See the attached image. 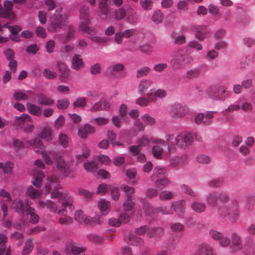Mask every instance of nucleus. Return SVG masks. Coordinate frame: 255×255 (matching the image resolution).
Listing matches in <instances>:
<instances>
[{
  "label": "nucleus",
  "instance_id": "nucleus-1",
  "mask_svg": "<svg viewBox=\"0 0 255 255\" xmlns=\"http://www.w3.org/2000/svg\"><path fill=\"white\" fill-rule=\"evenodd\" d=\"M218 201L222 203L218 207V214L222 217H227L232 223L236 222L239 215L238 201L236 199L229 201V195L222 192L214 191L206 197V202L210 206L215 207Z\"/></svg>",
  "mask_w": 255,
  "mask_h": 255
},
{
  "label": "nucleus",
  "instance_id": "nucleus-2",
  "mask_svg": "<svg viewBox=\"0 0 255 255\" xmlns=\"http://www.w3.org/2000/svg\"><path fill=\"white\" fill-rule=\"evenodd\" d=\"M60 188V185L58 178L56 176H50L48 177V182L41 191L45 195H47L52 190L51 194V198H58L59 202L64 207L69 208L71 210H73L74 208L73 206V197L69 195H63L58 191V190Z\"/></svg>",
  "mask_w": 255,
  "mask_h": 255
},
{
  "label": "nucleus",
  "instance_id": "nucleus-3",
  "mask_svg": "<svg viewBox=\"0 0 255 255\" xmlns=\"http://www.w3.org/2000/svg\"><path fill=\"white\" fill-rule=\"evenodd\" d=\"M62 8L61 7L57 9L52 16L47 27L50 32L55 33L59 31L68 23V16L66 14H62Z\"/></svg>",
  "mask_w": 255,
  "mask_h": 255
},
{
  "label": "nucleus",
  "instance_id": "nucleus-4",
  "mask_svg": "<svg viewBox=\"0 0 255 255\" xmlns=\"http://www.w3.org/2000/svg\"><path fill=\"white\" fill-rule=\"evenodd\" d=\"M194 61L193 57L187 54H180L176 56L171 60V65L173 70H178L185 65L191 64Z\"/></svg>",
  "mask_w": 255,
  "mask_h": 255
},
{
  "label": "nucleus",
  "instance_id": "nucleus-5",
  "mask_svg": "<svg viewBox=\"0 0 255 255\" xmlns=\"http://www.w3.org/2000/svg\"><path fill=\"white\" fill-rule=\"evenodd\" d=\"M208 94L209 97L212 99L224 101L229 97V92L227 91L226 86L221 85L210 88Z\"/></svg>",
  "mask_w": 255,
  "mask_h": 255
},
{
  "label": "nucleus",
  "instance_id": "nucleus-6",
  "mask_svg": "<svg viewBox=\"0 0 255 255\" xmlns=\"http://www.w3.org/2000/svg\"><path fill=\"white\" fill-rule=\"evenodd\" d=\"M55 162L57 168L64 177L74 178L75 177L74 175L71 173L68 165L65 162L61 155L58 154L57 157H56Z\"/></svg>",
  "mask_w": 255,
  "mask_h": 255
},
{
  "label": "nucleus",
  "instance_id": "nucleus-7",
  "mask_svg": "<svg viewBox=\"0 0 255 255\" xmlns=\"http://www.w3.org/2000/svg\"><path fill=\"white\" fill-rule=\"evenodd\" d=\"M109 0H100L99 8L101 13V18L108 22L113 21L114 18L110 12V7L108 4Z\"/></svg>",
  "mask_w": 255,
  "mask_h": 255
},
{
  "label": "nucleus",
  "instance_id": "nucleus-8",
  "mask_svg": "<svg viewBox=\"0 0 255 255\" xmlns=\"http://www.w3.org/2000/svg\"><path fill=\"white\" fill-rule=\"evenodd\" d=\"M143 209L145 211L146 215L150 216H154L156 213H160L163 215H168L173 214V210L166 207H159L156 209H153L149 204L146 203L143 206Z\"/></svg>",
  "mask_w": 255,
  "mask_h": 255
},
{
  "label": "nucleus",
  "instance_id": "nucleus-9",
  "mask_svg": "<svg viewBox=\"0 0 255 255\" xmlns=\"http://www.w3.org/2000/svg\"><path fill=\"white\" fill-rule=\"evenodd\" d=\"M188 112V108L186 106L178 103H174L170 108V114L174 118L179 119L182 118Z\"/></svg>",
  "mask_w": 255,
  "mask_h": 255
},
{
  "label": "nucleus",
  "instance_id": "nucleus-10",
  "mask_svg": "<svg viewBox=\"0 0 255 255\" xmlns=\"http://www.w3.org/2000/svg\"><path fill=\"white\" fill-rule=\"evenodd\" d=\"M186 205L185 200H178L172 203L171 208L179 218H182L184 216Z\"/></svg>",
  "mask_w": 255,
  "mask_h": 255
},
{
  "label": "nucleus",
  "instance_id": "nucleus-11",
  "mask_svg": "<svg viewBox=\"0 0 255 255\" xmlns=\"http://www.w3.org/2000/svg\"><path fill=\"white\" fill-rule=\"evenodd\" d=\"M25 211L27 215L30 216V222L33 224H36L38 223L39 220V216L35 213V209L31 207L29 204L28 199L25 200Z\"/></svg>",
  "mask_w": 255,
  "mask_h": 255
},
{
  "label": "nucleus",
  "instance_id": "nucleus-12",
  "mask_svg": "<svg viewBox=\"0 0 255 255\" xmlns=\"http://www.w3.org/2000/svg\"><path fill=\"white\" fill-rule=\"evenodd\" d=\"M242 248L241 244V239L240 237L236 233L232 235V245L230 248L229 252L231 253L240 251Z\"/></svg>",
  "mask_w": 255,
  "mask_h": 255
},
{
  "label": "nucleus",
  "instance_id": "nucleus-13",
  "mask_svg": "<svg viewBox=\"0 0 255 255\" xmlns=\"http://www.w3.org/2000/svg\"><path fill=\"white\" fill-rule=\"evenodd\" d=\"M166 95V92L163 89H151L146 94L147 98L153 102H156L157 98H162Z\"/></svg>",
  "mask_w": 255,
  "mask_h": 255
},
{
  "label": "nucleus",
  "instance_id": "nucleus-14",
  "mask_svg": "<svg viewBox=\"0 0 255 255\" xmlns=\"http://www.w3.org/2000/svg\"><path fill=\"white\" fill-rule=\"evenodd\" d=\"M33 185L37 188H40L42 185L43 179L44 177V173L38 169H35L33 171Z\"/></svg>",
  "mask_w": 255,
  "mask_h": 255
},
{
  "label": "nucleus",
  "instance_id": "nucleus-15",
  "mask_svg": "<svg viewBox=\"0 0 255 255\" xmlns=\"http://www.w3.org/2000/svg\"><path fill=\"white\" fill-rule=\"evenodd\" d=\"M57 65L60 72V79L62 82H65L69 75V70L63 63L58 62Z\"/></svg>",
  "mask_w": 255,
  "mask_h": 255
},
{
  "label": "nucleus",
  "instance_id": "nucleus-16",
  "mask_svg": "<svg viewBox=\"0 0 255 255\" xmlns=\"http://www.w3.org/2000/svg\"><path fill=\"white\" fill-rule=\"evenodd\" d=\"M193 30L196 32L195 36L199 40L202 41L207 32V26L198 25L194 26Z\"/></svg>",
  "mask_w": 255,
  "mask_h": 255
},
{
  "label": "nucleus",
  "instance_id": "nucleus-17",
  "mask_svg": "<svg viewBox=\"0 0 255 255\" xmlns=\"http://www.w3.org/2000/svg\"><path fill=\"white\" fill-rule=\"evenodd\" d=\"M38 103L41 105L51 106L54 103V100L43 93L37 95Z\"/></svg>",
  "mask_w": 255,
  "mask_h": 255
},
{
  "label": "nucleus",
  "instance_id": "nucleus-18",
  "mask_svg": "<svg viewBox=\"0 0 255 255\" xmlns=\"http://www.w3.org/2000/svg\"><path fill=\"white\" fill-rule=\"evenodd\" d=\"M11 208L19 214L23 215L25 210V205L22 200L16 199L13 201Z\"/></svg>",
  "mask_w": 255,
  "mask_h": 255
},
{
  "label": "nucleus",
  "instance_id": "nucleus-19",
  "mask_svg": "<svg viewBox=\"0 0 255 255\" xmlns=\"http://www.w3.org/2000/svg\"><path fill=\"white\" fill-rule=\"evenodd\" d=\"M94 132V128L88 124H85L79 129L78 135L82 138H86L89 134Z\"/></svg>",
  "mask_w": 255,
  "mask_h": 255
},
{
  "label": "nucleus",
  "instance_id": "nucleus-20",
  "mask_svg": "<svg viewBox=\"0 0 255 255\" xmlns=\"http://www.w3.org/2000/svg\"><path fill=\"white\" fill-rule=\"evenodd\" d=\"M67 212L66 210L63 209L61 210H59L58 214L60 216H61L59 219V223L62 225H68L71 223L73 221V219L71 217L67 216Z\"/></svg>",
  "mask_w": 255,
  "mask_h": 255
},
{
  "label": "nucleus",
  "instance_id": "nucleus-21",
  "mask_svg": "<svg viewBox=\"0 0 255 255\" xmlns=\"http://www.w3.org/2000/svg\"><path fill=\"white\" fill-rule=\"evenodd\" d=\"M85 64L80 55L75 54L72 61V68L76 70H79L84 67Z\"/></svg>",
  "mask_w": 255,
  "mask_h": 255
},
{
  "label": "nucleus",
  "instance_id": "nucleus-22",
  "mask_svg": "<svg viewBox=\"0 0 255 255\" xmlns=\"http://www.w3.org/2000/svg\"><path fill=\"white\" fill-rule=\"evenodd\" d=\"M152 84V81L148 79L141 80L138 86L137 91L140 95H143Z\"/></svg>",
  "mask_w": 255,
  "mask_h": 255
},
{
  "label": "nucleus",
  "instance_id": "nucleus-23",
  "mask_svg": "<svg viewBox=\"0 0 255 255\" xmlns=\"http://www.w3.org/2000/svg\"><path fill=\"white\" fill-rule=\"evenodd\" d=\"M16 124L21 128L27 124V122H32V118L28 114H23L21 116L16 117Z\"/></svg>",
  "mask_w": 255,
  "mask_h": 255
},
{
  "label": "nucleus",
  "instance_id": "nucleus-24",
  "mask_svg": "<svg viewBox=\"0 0 255 255\" xmlns=\"http://www.w3.org/2000/svg\"><path fill=\"white\" fill-rule=\"evenodd\" d=\"M29 113L36 116L40 117L42 114V110L41 107L31 103H28L26 105Z\"/></svg>",
  "mask_w": 255,
  "mask_h": 255
},
{
  "label": "nucleus",
  "instance_id": "nucleus-25",
  "mask_svg": "<svg viewBox=\"0 0 255 255\" xmlns=\"http://www.w3.org/2000/svg\"><path fill=\"white\" fill-rule=\"evenodd\" d=\"M65 250L67 254L71 253L74 255L82 253L84 251L83 248L78 247L73 243L66 245Z\"/></svg>",
  "mask_w": 255,
  "mask_h": 255
},
{
  "label": "nucleus",
  "instance_id": "nucleus-26",
  "mask_svg": "<svg viewBox=\"0 0 255 255\" xmlns=\"http://www.w3.org/2000/svg\"><path fill=\"white\" fill-rule=\"evenodd\" d=\"M163 234V230L161 228L152 227L149 228L148 231L147 233V237L149 238L153 237L158 239Z\"/></svg>",
  "mask_w": 255,
  "mask_h": 255
},
{
  "label": "nucleus",
  "instance_id": "nucleus-27",
  "mask_svg": "<svg viewBox=\"0 0 255 255\" xmlns=\"http://www.w3.org/2000/svg\"><path fill=\"white\" fill-rule=\"evenodd\" d=\"M190 207L194 212L197 213H203L206 209V205L204 203L198 201L193 202Z\"/></svg>",
  "mask_w": 255,
  "mask_h": 255
},
{
  "label": "nucleus",
  "instance_id": "nucleus-28",
  "mask_svg": "<svg viewBox=\"0 0 255 255\" xmlns=\"http://www.w3.org/2000/svg\"><path fill=\"white\" fill-rule=\"evenodd\" d=\"M89 9L88 7L82 5L80 9V17L82 20L81 23H90L89 18Z\"/></svg>",
  "mask_w": 255,
  "mask_h": 255
},
{
  "label": "nucleus",
  "instance_id": "nucleus-29",
  "mask_svg": "<svg viewBox=\"0 0 255 255\" xmlns=\"http://www.w3.org/2000/svg\"><path fill=\"white\" fill-rule=\"evenodd\" d=\"M98 206L101 211V214L105 215L109 212L111 204L109 201L105 199H101L98 203Z\"/></svg>",
  "mask_w": 255,
  "mask_h": 255
},
{
  "label": "nucleus",
  "instance_id": "nucleus-30",
  "mask_svg": "<svg viewBox=\"0 0 255 255\" xmlns=\"http://www.w3.org/2000/svg\"><path fill=\"white\" fill-rule=\"evenodd\" d=\"M200 73V68L197 67L191 68L186 72L185 77L188 80H193L198 78Z\"/></svg>",
  "mask_w": 255,
  "mask_h": 255
},
{
  "label": "nucleus",
  "instance_id": "nucleus-31",
  "mask_svg": "<svg viewBox=\"0 0 255 255\" xmlns=\"http://www.w3.org/2000/svg\"><path fill=\"white\" fill-rule=\"evenodd\" d=\"M197 255H213V250L209 245L203 244L198 247L197 251Z\"/></svg>",
  "mask_w": 255,
  "mask_h": 255
},
{
  "label": "nucleus",
  "instance_id": "nucleus-32",
  "mask_svg": "<svg viewBox=\"0 0 255 255\" xmlns=\"http://www.w3.org/2000/svg\"><path fill=\"white\" fill-rule=\"evenodd\" d=\"M89 23H81L79 25V29L88 34L89 36L95 35L97 32L96 30L93 27L88 26Z\"/></svg>",
  "mask_w": 255,
  "mask_h": 255
},
{
  "label": "nucleus",
  "instance_id": "nucleus-33",
  "mask_svg": "<svg viewBox=\"0 0 255 255\" xmlns=\"http://www.w3.org/2000/svg\"><path fill=\"white\" fill-rule=\"evenodd\" d=\"M41 154L45 163L48 165H51L53 163L51 157L55 160L56 157H57L58 155L56 152L54 151H49L48 152H42Z\"/></svg>",
  "mask_w": 255,
  "mask_h": 255
},
{
  "label": "nucleus",
  "instance_id": "nucleus-34",
  "mask_svg": "<svg viewBox=\"0 0 255 255\" xmlns=\"http://www.w3.org/2000/svg\"><path fill=\"white\" fill-rule=\"evenodd\" d=\"M28 143L32 147L36 152H40L41 150H42L44 147L41 140L38 138L29 140Z\"/></svg>",
  "mask_w": 255,
  "mask_h": 255
},
{
  "label": "nucleus",
  "instance_id": "nucleus-35",
  "mask_svg": "<svg viewBox=\"0 0 255 255\" xmlns=\"http://www.w3.org/2000/svg\"><path fill=\"white\" fill-rule=\"evenodd\" d=\"M170 183V180L167 177L158 178L155 182V186L158 190H162L165 188Z\"/></svg>",
  "mask_w": 255,
  "mask_h": 255
},
{
  "label": "nucleus",
  "instance_id": "nucleus-36",
  "mask_svg": "<svg viewBox=\"0 0 255 255\" xmlns=\"http://www.w3.org/2000/svg\"><path fill=\"white\" fill-rule=\"evenodd\" d=\"M128 241H127L128 244L133 246H142L143 245L144 243L142 239L138 237L135 236L133 234H130L128 236Z\"/></svg>",
  "mask_w": 255,
  "mask_h": 255
},
{
  "label": "nucleus",
  "instance_id": "nucleus-37",
  "mask_svg": "<svg viewBox=\"0 0 255 255\" xmlns=\"http://www.w3.org/2000/svg\"><path fill=\"white\" fill-rule=\"evenodd\" d=\"M177 196L176 192L164 190L161 192L159 195V198L161 200H168L172 199Z\"/></svg>",
  "mask_w": 255,
  "mask_h": 255
},
{
  "label": "nucleus",
  "instance_id": "nucleus-38",
  "mask_svg": "<svg viewBox=\"0 0 255 255\" xmlns=\"http://www.w3.org/2000/svg\"><path fill=\"white\" fill-rule=\"evenodd\" d=\"M26 194L32 199H36L41 195V193L39 190H36L31 185L28 187Z\"/></svg>",
  "mask_w": 255,
  "mask_h": 255
},
{
  "label": "nucleus",
  "instance_id": "nucleus-39",
  "mask_svg": "<svg viewBox=\"0 0 255 255\" xmlns=\"http://www.w3.org/2000/svg\"><path fill=\"white\" fill-rule=\"evenodd\" d=\"M6 240V237L3 234H0V255H2L3 253L5 252ZM10 250L8 249L4 255H10Z\"/></svg>",
  "mask_w": 255,
  "mask_h": 255
},
{
  "label": "nucleus",
  "instance_id": "nucleus-40",
  "mask_svg": "<svg viewBox=\"0 0 255 255\" xmlns=\"http://www.w3.org/2000/svg\"><path fill=\"white\" fill-rule=\"evenodd\" d=\"M15 14L13 11L4 9L1 7L0 9V17L7 18L9 20H13L15 18Z\"/></svg>",
  "mask_w": 255,
  "mask_h": 255
},
{
  "label": "nucleus",
  "instance_id": "nucleus-41",
  "mask_svg": "<svg viewBox=\"0 0 255 255\" xmlns=\"http://www.w3.org/2000/svg\"><path fill=\"white\" fill-rule=\"evenodd\" d=\"M138 19L136 13L132 8H130L127 12V21L131 24L135 23Z\"/></svg>",
  "mask_w": 255,
  "mask_h": 255
},
{
  "label": "nucleus",
  "instance_id": "nucleus-42",
  "mask_svg": "<svg viewBox=\"0 0 255 255\" xmlns=\"http://www.w3.org/2000/svg\"><path fill=\"white\" fill-rule=\"evenodd\" d=\"M224 183V179L223 177H218L213 179L208 182V185L211 187L219 188Z\"/></svg>",
  "mask_w": 255,
  "mask_h": 255
},
{
  "label": "nucleus",
  "instance_id": "nucleus-43",
  "mask_svg": "<svg viewBox=\"0 0 255 255\" xmlns=\"http://www.w3.org/2000/svg\"><path fill=\"white\" fill-rule=\"evenodd\" d=\"M82 153L77 156V159L79 162H82L84 159L87 158L90 153V150L86 144H83L82 147Z\"/></svg>",
  "mask_w": 255,
  "mask_h": 255
},
{
  "label": "nucleus",
  "instance_id": "nucleus-44",
  "mask_svg": "<svg viewBox=\"0 0 255 255\" xmlns=\"http://www.w3.org/2000/svg\"><path fill=\"white\" fill-rule=\"evenodd\" d=\"M135 205V199L131 196H128L127 201L124 204V208L126 211H131Z\"/></svg>",
  "mask_w": 255,
  "mask_h": 255
},
{
  "label": "nucleus",
  "instance_id": "nucleus-45",
  "mask_svg": "<svg viewBox=\"0 0 255 255\" xmlns=\"http://www.w3.org/2000/svg\"><path fill=\"white\" fill-rule=\"evenodd\" d=\"M154 174L158 178L166 177L165 175L166 174V169L162 166H156L153 169Z\"/></svg>",
  "mask_w": 255,
  "mask_h": 255
},
{
  "label": "nucleus",
  "instance_id": "nucleus-46",
  "mask_svg": "<svg viewBox=\"0 0 255 255\" xmlns=\"http://www.w3.org/2000/svg\"><path fill=\"white\" fill-rule=\"evenodd\" d=\"M13 168V164L12 162L6 163L5 164H3V163H0V174H2V173H4L6 174L10 173L12 171Z\"/></svg>",
  "mask_w": 255,
  "mask_h": 255
},
{
  "label": "nucleus",
  "instance_id": "nucleus-47",
  "mask_svg": "<svg viewBox=\"0 0 255 255\" xmlns=\"http://www.w3.org/2000/svg\"><path fill=\"white\" fill-rule=\"evenodd\" d=\"M33 248V244L31 239L27 240L25 243V246L22 251V255H29Z\"/></svg>",
  "mask_w": 255,
  "mask_h": 255
},
{
  "label": "nucleus",
  "instance_id": "nucleus-48",
  "mask_svg": "<svg viewBox=\"0 0 255 255\" xmlns=\"http://www.w3.org/2000/svg\"><path fill=\"white\" fill-rule=\"evenodd\" d=\"M170 229L172 232L176 233H181L184 232L185 227L184 225L181 223H175L171 224Z\"/></svg>",
  "mask_w": 255,
  "mask_h": 255
},
{
  "label": "nucleus",
  "instance_id": "nucleus-49",
  "mask_svg": "<svg viewBox=\"0 0 255 255\" xmlns=\"http://www.w3.org/2000/svg\"><path fill=\"white\" fill-rule=\"evenodd\" d=\"M27 94H33V92L31 91H26V93H23L21 91L17 92L14 93V97L17 101L26 100L28 99V97Z\"/></svg>",
  "mask_w": 255,
  "mask_h": 255
},
{
  "label": "nucleus",
  "instance_id": "nucleus-50",
  "mask_svg": "<svg viewBox=\"0 0 255 255\" xmlns=\"http://www.w3.org/2000/svg\"><path fill=\"white\" fill-rule=\"evenodd\" d=\"M184 138L185 135L183 134L178 135L175 138L177 145L183 149H185L187 147V146L185 145Z\"/></svg>",
  "mask_w": 255,
  "mask_h": 255
},
{
  "label": "nucleus",
  "instance_id": "nucleus-51",
  "mask_svg": "<svg viewBox=\"0 0 255 255\" xmlns=\"http://www.w3.org/2000/svg\"><path fill=\"white\" fill-rule=\"evenodd\" d=\"M41 136L48 140L52 139V129L49 127L44 128L41 132Z\"/></svg>",
  "mask_w": 255,
  "mask_h": 255
},
{
  "label": "nucleus",
  "instance_id": "nucleus-52",
  "mask_svg": "<svg viewBox=\"0 0 255 255\" xmlns=\"http://www.w3.org/2000/svg\"><path fill=\"white\" fill-rule=\"evenodd\" d=\"M84 168L88 171L94 172L98 168V164L94 161L87 162L84 164Z\"/></svg>",
  "mask_w": 255,
  "mask_h": 255
},
{
  "label": "nucleus",
  "instance_id": "nucleus-53",
  "mask_svg": "<svg viewBox=\"0 0 255 255\" xmlns=\"http://www.w3.org/2000/svg\"><path fill=\"white\" fill-rule=\"evenodd\" d=\"M163 149L159 145H154L152 149V152L154 157L158 159L161 158Z\"/></svg>",
  "mask_w": 255,
  "mask_h": 255
},
{
  "label": "nucleus",
  "instance_id": "nucleus-54",
  "mask_svg": "<svg viewBox=\"0 0 255 255\" xmlns=\"http://www.w3.org/2000/svg\"><path fill=\"white\" fill-rule=\"evenodd\" d=\"M70 104V101L67 99H63L57 101V107L58 109L65 110Z\"/></svg>",
  "mask_w": 255,
  "mask_h": 255
},
{
  "label": "nucleus",
  "instance_id": "nucleus-55",
  "mask_svg": "<svg viewBox=\"0 0 255 255\" xmlns=\"http://www.w3.org/2000/svg\"><path fill=\"white\" fill-rule=\"evenodd\" d=\"M150 69L148 67H143L136 72V77L137 78L142 77L148 74Z\"/></svg>",
  "mask_w": 255,
  "mask_h": 255
},
{
  "label": "nucleus",
  "instance_id": "nucleus-56",
  "mask_svg": "<svg viewBox=\"0 0 255 255\" xmlns=\"http://www.w3.org/2000/svg\"><path fill=\"white\" fill-rule=\"evenodd\" d=\"M59 144L64 148H66L68 146L69 141L68 137L66 134L61 133L59 135Z\"/></svg>",
  "mask_w": 255,
  "mask_h": 255
},
{
  "label": "nucleus",
  "instance_id": "nucleus-57",
  "mask_svg": "<svg viewBox=\"0 0 255 255\" xmlns=\"http://www.w3.org/2000/svg\"><path fill=\"white\" fill-rule=\"evenodd\" d=\"M109 122V119L103 117H99L92 120V122L98 126H102L107 124Z\"/></svg>",
  "mask_w": 255,
  "mask_h": 255
},
{
  "label": "nucleus",
  "instance_id": "nucleus-58",
  "mask_svg": "<svg viewBox=\"0 0 255 255\" xmlns=\"http://www.w3.org/2000/svg\"><path fill=\"white\" fill-rule=\"evenodd\" d=\"M12 143L15 150L17 152L19 151L24 147V144L23 142L15 138H12Z\"/></svg>",
  "mask_w": 255,
  "mask_h": 255
},
{
  "label": "nucleus",
  "instance_id": "nucleus-59",
  "mask_svg": "<svg viewBox=\"0 0 255 255\" xmlns=\"http://www.w3.org/2000/svg\"><path fill=\"white\" fill-rule=\"evenodd\" d=\"M126 16V11L123 8H120L115 11V19L118 20L123 19Z\"/></svg>",
  "mask_w": 255,
  "mask_h": 255
},
{
  "label": "nucleus",
  "instance_id": "nucleus-60",
  "mask_svg": "<svg viewBox=\"0 0 255 255\" xmlns=\"http://www.w3.org/2000/svg\"><path fill=\"white\" fill-rule=\"evenodd\" d=\"M142 120L149 126L153 125L155 123V119L146 114L142 116Z\"/></svg>",
  "mask_w": 255,
  "mask_h": 255
},
{
  "label": "nucleus",
  "instance_id": "nucleus-61",
  "mask_svg": "<svg viewBox=\"0 0 255 255\" xmlns=\"http://www.w3.org/2000/svg\"><path fill=\"white\" fill-rule=\"evenodd\" d=\"M182 192L185 194H188L191 196H196L194 191L191 189L187 185L183 184L181 186Z\"/></svg>",
  "mask_w": 255,
  "mask_h": 255
},
{
  "label": "nucleus",
  "instance_id": "nucleus-62",
  "mask_svg": "<svg viewBox=\"0 0 255 255\" xmlns=\"http://www.w3.org/2000/svg\"><path fill=\"white\" fill-rule=\"evenodd\" d=\"M163 19L162 12L160 10L154 12L152 15V20L154 22L157 23H160Z\"/></svg>",
  "mask_w": 255,
  "mask_h": 255
},
{
  "label": "nucleus",
  "instance_id": "nucleus-63",
  "mask_svg": "<svg viewBox=\"0 0 255 255\" xmlns=\"http://www.w3.org/2000/svg\"><path fill=\"white\" fill-rule=\"evenodd\" d=\"M86 105V100L84 97L78 98L74 103V107L83 108Z\"/></svg>",
  "mask_w": 255,
  "mask_h": 255
},
{
  "label": "nucleus",
  "instance_id": "nucleus-64",
  "mask_svg": "<svg viewBox=\"0 0 255 255\" xmlns=\"http://www.w3.org/2000/svg\"><path fill=\"white\" fill-rule=\"evenodd\" d=\"M197 161L202 164H208L211 161L210 158L205 154H200L197 156Z\"/></svg>",
  "mask_w": 255,
  "mask_h": 255
}]
</instances>
